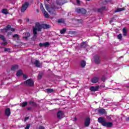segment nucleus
<instances>
[{"mask_svg":"<svg viewBox=\"0 0 129 129\" xmlns=\"http://www.w3.org/2000/svg\"><path fill=\"white\" fill-rule=\"evenodd\" d=\"M50 25L48 24H40V23L37 22L35 23V27H33V36L37 37V32H41L42 29H49Z\"/></svg>","mask_w":129,"mask_h":129,"instance_id":"obj_1","label":"nucleus"},{"mask_svg":"<svg viewBox=\"0 0 129 129\" xmlns=\"http://www.w3.org/2000/svg\"><path fill=\"white\" fill-rule=\"evenodd\" d=\"M45 9L48 11V12L50 14V15H53V16H56V13L55 10L59 9V8L56 7L54 4H52L50 7L48 4H45Z\"/></svg>","mask_w":129,"mask_h":129,"instance_id":"obj_2","label":"nucleus"},{"mask_svg":"<svg viewBox=\"0 0 129 129\" xmlns=\"http://www.w3.org/2000/svg\"><path fill=\"white\" fill-rule=\"evenodd\" d=\"M98 122L101 123L103 126H105L106 127H111L113 125L112 122L106 121V120L103 117H99L98 118Z\"/></svg>","mask_w":129,"mask_h":129,"instance_id":"obj_3","label":"nucleus"},{"mask_svg":"<svg viewBox=\"0 0 129 129\" xmlns=\"http://www.w3.org/2000/svg\"><path fill=\"white\" fill-rule=\"evenodd\" d=\"M24 84L25 86L32 87V86H34V81L31 79L27 80L24 82Z\"/></svg>","mask_w":129,"mask_h":129,"instance_id":"obj_4","label":"nucleus"},{"mask_svg":"<svg viewBox=\"0 0 129 129\" xmlns=\"http://www.w3.org/2000/svg\"><path fill=\"white\" fill-rule=\"evenodd\" d=\"M75 12L78 13V14H82L83 15H85L87 13V11L82 8H76Z\"/></svg>","mask_w":129,"mask_h":129,"instance_id":"obj_5","label":"nucleus"},{"mask_svg":"<svg viewBox=\"0 0 129 129\" xmlns=\"http://www.w3.org/2000/svg\"><path fill=\"white\" fill-rule=\"evenodd\" d=\"M30 6V4L28 2H25L24 4L22 5L21 7V13H25L26 11L27 10V9L29 8V6Z\"/></svg>","mask_w":129,"mask_h":129,"instance_id":"obj_6","label":"nucleus"},{"mask_svg":"<svg viewBox=\"0 0 129 129\" xmlns=\"http://www.w3.org/2000/svg\"><path fill=\"white\" fill-rule=\"evenodd\" d=\"M94 61L95 64H100V56L96 54L94 56Z\"/></svg>","mask_w":129,"mask_h":129,"instance_id":"obj_7","label":"nucleus"},{"mask_svg":"<svg viewBox=\"0 0 129 129\" xmlns=\"http://www.w3.org/2000/svg\"><path fill=\"white\" fill-rule=\"evenodd\" d=\"M0 39L3 41V42L1 43V45H3L4 46H7L8 45V41H7V39L5 38V36L1 35Z\"/></svg>","mask_w":129,"mask_h":129,"instance_id":"obj_8","label":"nucleus"},{"mask_svg":"<svg viewBox=\"0 0 129 129\" xmlns=\"http://www.w3.org/2000/svg\"><path fill=\"white\" fill-rule=\"evenodd\" d=\"M98 113H99V114H100L101 115H103L104 114H107V112L106 111V110H105V109L102 108L98 110Z\"/></svg>","mask_w":129,"mask_h":129,"instance_id":"obj_9","label":"nucleus"},{"mask_svg":"<svg viewBox=\"0 0 129 129\" xmlns=\"http://www.w3.org/2000/svg\"><path fill=\"white\" fill-rule=\"evenodd\" d=\"M67 3L66 0H56V4L57 6H63L64 4Z\"/></svg>","mask_w":129,"mask_h":129,"instance_id":"obj_10","label":"nucleus"},{"mask_svg":"<svg viewBox=\"0 0 129 129\" xmlns=\"http://www.w3.org/2000/svg\"><path fill=\"white\" fill-rule=\"evenodd\" d=\"M98 89H99V86L97 85L95 87L94 86H91L90 87V90L93 92H95V91H98Z\"/></svg>","mask_w":129,"mask_h":129,"instance_id":"obj_11","label":"nucleus"},{"mask_svg":"<svg viewBox=\"0 0 129 129\" xmlns=\"http://www.w3.org/2000/svg\"><path fill=\"white\" fill-rule=\"evenodd\" d=\"M90 117H87L85 120L84 125L85 126H89L90 124Z\"/></svg>","mask_w":129,"mask_h":129,"instance_id":"obj_12","label":"nucleus"},{"mask_svg":"<svg viewBox=\"0 0 129 129\" xmlns=\"http://www.w3.org/2000/svg\"><path fill=\"white\" fill-rule=\"evenodd\" d=\"M64 113L62 111H58L57 113V118L59 119L63 118Z\"/></svg>","mask_w":129,"mask_h":129,"instance_id":"obj_13","label":"nucleus"},{"mask_svg":"<svg viewBox=\"0 0 129 129\" xmlns=\"http://www.w3.org/2000/svg\"><path fill=\"white\" fill-rule=\"evenodd\" d=\"M5 114L7 116L11 115V109L10 108H7L5 109Z\"/></svg>","mask_w":129,"mask_h":129,"instance_id":"obj_14","label":"nucleus"},{"mask_svg":"<svg viewBox=\"0 0 129 129\" xmlns=\"http://www.w3.org/2000/svg\"><path fill=\"white\" fill-rule=\"evenodd\" d=\"M80 66L82 67V68H84L85 66H86V61L84 60H82L81 61L80 63Z\"/></svg>","mask_w":129,"mask_h":129,"instance_id":"obj_15","label":"nucleus"},{"mask_svg":"<svg viewBox=\"0 0 129 129\" xmlns=\"http://www.w3.org/2000/svg\"><path fill=\"white\" fill-rule=\"evenodd\" d=\"M43 75H44V73H43V72H40L37 76V79L38 80H40V79H42V77H43Z\"/></svg>","mask_w":129,"mask_h":129,"instance_id":"obj_16","label":"nucleus"},{"mask_svg":"<svg viewBox=\"0 0 129 129\" xmlns=\"http://www.w3.org/2000/svg\"><path fill=\"white\" fill-rule=\"evenodd\" d=\"M99 79L97 77H94L92 79V83H97L98 82Z\"/></svg>","mask_w":129,"mask_h":129,"instance_id":"obj_17","label":"nucleus"},{"mask_svg":"<svg viewBox=\"0 0 129 129\" xmlns=\"http://www.w3.org/2000/svg\"><path fill=\"white\" fill-rule=\"evenodd\" d=\"M105 7H102L101 8L98 9V13H101V14H102V13H103L104 10H105Z\"/></svg>","mask_w":129,"mask_h":129,"instance_id":"obj_18","label":"nucleus"},{"mask_svg":"<svg viewBox=\"0 0 129 129\" xmlns=\"http://www.w3.org/2000/svg\"><path fill=\"white\" fill-rule=\"evenodd\" d=\"M18 68H19V66L17 65H14L11 67V70L12 71H16V70L18 69Z\"/></svg>","mask_w":129,"mask_h":129,"instance_id":"obj_19","label":"nucleus"},{"mask_svg":"<svg viewBox=\"0 0 129 129\" xmlns=\"http://www.w3.org/2000/svg\"><path fill=\"white\" fill-rule=\"evenodd\" d=\"M11 25H8L6 27V28H4L3 31H5V32H8L9 30L11 29Z\"/></svg>","mask_w":129,"mask_h":129,"instance_id":"obj_20","label":"nucleus"},{"mask_svg":"<svg viewBox=\"0 0 129 129\" xmlns=\"http://www.w3.org/2000/svg\"><path fill=\"white\" fill-rule=\"evenodd\" d=\"M34 64L36 67H40L41 66V63L40 62H39V60H36L34 62Z\"/></svg>","mask_w":129,"mask_h":129,"instance_id":"obj_21","label":"nucleus"},{"mask_svg":"<svg viewBox=\"0 0 129 129\" xmlns=\"http://www.w3.org/2000/svg\"><path fill=\"white\" fill-rule=\"evenodd\" d=\"M21 75H23V71H22V70H20L17 72L16 76H21Z\"/></svg>","mask_w":129,"mask_h":129,"instance_id":"obj_22","label":"nucleus"},{"mask_svg":"<svg viewBox=\"0 0 129 129\" xmlns=\"http://www.w3.org/2000/svg\"><path fill=\"white\" fill-rule=\"evenodd\" d=\"M29 104H30V105H32V106H38L37 103L33 101H30L29 102Z\"/></svg>","mask_w":129,"mask_h":129,"instance_id":"obj_23","label":"nucleus"},{"mask_svg":"<svg viewBox=\"0 0 129 129\" xmlns=\"http://www.w3.org/2000/svg\"><path fill=\"white\" fill-rule=\"evenodd\" d=\"M66 31H67V29H66V28H64L60 30V33L62 34H65L66 33Z\"/></svg>","mask_w":129,"mask_h":129,"instance_id":"obj_24","label":"nucleus"},{"mask_svg":"<svg viewBox=\"0 0 129 129\" xmlns=\"http://www.w3.org/2000/svg\"><path fill=\"white\" fill-rule=\"evenodd\" d=\"M2 13L4 14L5 15H8L9 13H8V9H4L2 10Z\"/></svg>","mask_w":129,"mask_h":129,"instance_id":"obj_25","label":"nucleus"},{"mask_svg":"<svg viewBox=\"0 0 129 129\" xmlns=\"http://www.w3.org/2000/svg\"><path fill=\"white\" fill-rule=\"evenodd\" d=\"M122 34L124 36H126V35H127V33H126V28H123Z\"/></svg>","mask_w":129,"mask_h":129,"instance_id":"obj_26","label":"nucleus"},{"mask_svg":"<svg viewBox=\"0 0 129 129\" xmlns=\"http://www.w3.org/2000/svg\"><path fill=\"white\" fill-rule=\"evenodd\" d=\"M27 105H28V102H23L22 103V105H21V106H22V107H26Z\"/></svg>","mask_w":129,"mask_h":129,"instance_id":"obj_27","label":"nucleus"},{"mask_svg":"<svg viewBox=\"0 0 129 129\" xmlns=\"http://www.w3.org/2000/svg\"><path fill=\"white\" fill-rule=\"evenodd\" d=\"M30 33L29 32H26V33H25V36L23 38L24 39H28V38H29V37H30Z\"/></svg>","mask_w":129,"mask_h":129,"instance_id":"obj_28","label":"nucleus"},{"mask_svg":"<svg viewBox=\"0 0 129 129\" xmlns=\"http://www.w3.org/2000/svg\"><path fill=\"white\" fill-rule=\"evenodd\" d=\"M47 93H52V92H54V90L53 89H47Z\"/></svg>","mask_w":129,"mask_h":129,"instance_id":"obj_29","label":"nucleus"},{"mask_svg":"<svg viewBox=\"0 0 129 129\" xmlns=\"http://www.w3.org/2000/svg\"><path fill=\"white\" fill-rule=\"evenodd\" d=\"M44 13V17L46 18H49V14H48V13H47V12L46 11H43Z\"/></svg>","mask_w":129,"mask_h":129,"instance_id":"obj_30","label":"nucleus"},{"mask_svg":"<svg viewBox=\"0 0 129 129\" xmlns=\"http://www.w3.org/2000/svg\"><path fill=\"white\" fill-rule=\"evenodd\" d=\"M40 10L41 11H42V12H45V9H44V7H43V4H41L40 5Z\"/></svg>","mask_w":129,"mask_h":129,"instance_id":"obj_31","label":"nucleus"},{"mask_svg":"<svg viewBox=\"0 0 129 129\" xmlns=\"http://www.w3.org/2000/svg\"><path fill=\"white\" fill-rule=\"evenodd\" d=\"M117 38L119 40H122V35L121 34H119V35H117Z\"/></svg>","mask_w":129,"mask_h":129,"instance_id":"obj_32","label":"nucleus"},{"mask_svg":"<svg viewBox=\"0 0 129 129\" xmlns=\"http://www.w3.org/2000/svg\"><path fill=\"white\" fill-rule=\"evenodd\" d=\"M44 47H49V46H50V43L46 42L45 43H44Z\"/></svg>","mask_w":129,"mask_h":129,"instance_id":"obj_33","label":"nucleus"},{"mask_svg":"<svg viewBox=\"0 0 129 129\" xmlns=\"http://www.w3.org/2000/svg\"><path fill=\"white\" fill-rule=\"evenodd\" d=\"M106 80V77H105V76H103L101 78V81L103 82H105Z\"/></svg>","mask_w":129,"mask_h":129,"instance_id":"obj_34","label":"nucleus"},{"mask_svg":"<svg viewBox=\"0 0 129 129\" xmlns=\"http://www.w3.org/2000/svg\"><path fill=\"white\" fill-rule=\"evenodd\" d=\"M58 24H63L64 23V20H63V19H58Z\"/></svg>","mask_w":129,"mask_h":129,"instance_id":"obj_35","label":"nucleus"},{"mask_svg":"<svg viewBox=\"0 0 129 129\" xmlns=\"http://www.w3.org/2000/svg\"><path fill=\"white\" fill-rule=\"evenodd\" d=\"M13 38H17V39H20V36L18 34H14L13 35Z\"/></svg>","mask_w":129,"mask_h":129,"instance_id":"obj_36","label":"nucleus"},{"mask_svg":"<svg viewBox=\"0 0 129 129\" xmlns=\"http://www.w3.org/2000/svg\"><path fill=\"white\" fill-rule=\"evenodd\" d=\"M10 51H11V49L10 48H7L6 47H4L5 52H10Z\"/></svg>","mask_w":129,"mask_h":129,"instance_id":"obj_37","label":"nucleus"},{"mask_svg":"<svg viewBox=\"0 0 129 129\" xmlns=\"http://www.w3.org/2000/svg\"><path fill=\"white\" fill-rule=\"evenodd\" d=\"M118 12H121V8H117L116 11H115V13H118Z\"/></svg>","mask_w":129,"mask_h":129,"instance_id":"obj_38","label":"nucleus"},{"mask_svg":"<svg viewBox=\"0 0 129 129\" xmlns=\"http://www.w3.org/2000/svg\"><path fill=\"white\" fill-rule=\"evenodd\" d=\"M85 44H86V42H84V41L82 42L81 44V47L82 48H83V46H84V45H85Z\"/></svg>","mask_w":129,"mask_h":129,"instance_id":"obj_39","label":"nucleus"},{"mask_svg":"<svg viewBox=\"0 0 129 129\" xmlns=\"http://www.w3.org/2000/svg\"><path fill=\"white\" fill-rule=\"evenodd\" d=\"M30 126H31V124H27L25 129H29L30 128Z\"/></svg>","mask_w":129,"mask_h":129,"instance_id":"obj_40","label":"nucleus"},{"mask_svg":"<svg viewBox=\"0 0 129 129\" xmlns=\"http://www.w3.org/2000/svg\"><path fill=\"white\" fill-rule=\"evenodd\" d=\"M70 34L71 35H75V34H76V31H70Z\"/></svg>","mask_w":129,"mask_h":129,"instance_id":"obj_41","label":"nucleus"},{"mask_svg":"<svg viewBox=\"0 0 129 129\" xmlns=\"http://www.w3.org/2000/svg\"><path fill=\"white\" fill-rule=\"evenodd\" d=\"M23 78L24 79H27V78H28V76H27L26 75L23 74Z\"/></svg>","mask_w":129,"mask_h":129,"instance_id":"obj_42","label":"nucleus"},{"mask_svg":"<svg viewBox=\"0 0 129 129\" xmlns=\"http://www.w3.org/2000/svg\"><path fill=\"white\" fill-rule=\"evenodd\" d=\"M39 129H45V127H44V126L40 125L39 127Z\"/></svg>","mask_w":129,"mask_h":129,"instance_id":"obj_43","label":"nucleus"},{"mask_svg":"<svg viewBox=\"0 0 129 129\" xmlns=\"http://www.w3.org/2000/svg\"><path fill=\"white\" fill-rule=\"evenodd\" d=\"M11 35H12V32H9L7 33V36H11Z\"/></svg>","mask_w":129,"mask_h":129,"instance_id":"obj_44","label":"nucleus"},{"mask_svg":"<svg viewBox=\"0 0 129 129\" xmlns=\"http://www.w3.org/2000/svg\"><path fill=\"white\" fill-rule=\"evenodd\" d=\"M11 29V31L12 32H15V31H16V30L15 29V28H10Z\"/></svg>","mask_w":129,"mask_h":129,"instance_id":"obj_45","label":"nucleus"},{"mask_svg":"<svg viewBox=\"0 0 129 129\" xmlns=\"http://www.w3.org/2000/svg\"><path fill=\"white\" fill-rule=\"evenodd\" d=\"M44 46V43H39V46L40 47H43Z\"/></svg>","mask_w":129,"mask_h":129,"instance_id":"obj_46","label":"nucleus"},{"mask_svg":"<svg viewBox=\"0 0 129 129\" xmlns=\"http://www.w3.org/2000/svg\"><path fill=\"white\" fill-rule=\"evenodd\" d=\"M31 109H32V107H27V110H31Z\"/></svg>","mask_w":129,"mask_h":129,"instance_id":"obj_47","label":"nucleus"},{"mask_svg":"<svg viewBox=\"0 0 129 129\" xmlns=\"http://www.w3.org/2000/svg\"><path fill=\"white\" fill-rule=\"evenodd\" d=\"M124 10H125V8H121V12H122V11H124Z\"/></svg>","mask_w":129,"mask_h":129,"instance_id":"obj_48","label":"nucleus"},{"mask_svg":"<svg viewBox=\"0 0 129 129\" xmlns=\"http://www.w3.org/2000/svg\"><path fill=\"white\" fill-rule=\"evenodd\" d=\"M105 3H109L110 2V0H105Z\"/></svg>","mask_w":129,"mask_h":129,"instance_id":"obj_49","label":"nucleus"},{"mask_svg":"<svg viewBox=\"0 0 129 129\" xmlns=\"http://www.w3.org/2000/svg\"><path fill=\"white\" fill-rule=\"evenodd\" d=\"M28 119H29V117H25V120H28Z\"/></svg>","mask_w":129,"mask_h":129,"instance_id":"obj_50","label":"nucleus"},{"mask_svg":"<svg viewBox=\"0 0 129 129\" xmlns=\"http://www.w3.org/2000/svg\"><path fill=\"white\" fill-rule=\"evenodd\" d=\"M77 4H80V1L79 0H77Z\"/></svg>","mask_w":129,"mask_h":129,"instance_id":"obj_51","label":"nucleus"},{"mask_svg":"<svg viewBox=\"0 0 129 129\" xmlns=\"http://www.w3.org/2000/svg\"><path fill=\"white\" fill-rule=\"evenodd\" d=\"M26 21H27V22H30V19H27L26 20Z\"/></svg>","mask_w":129,"mask_h":129,"instance_id":"obj_52","label":"nucleus"},{"mask_svg":"<svg viewBox=\"0 0 129 129\" xmlns=\"http://www.w3.org/2000/svg\"><path fill=\"white\" fill-rule=\"evenodd\" d=\"M74 119H75V120H77V118L76 117H75V118H74Z\"/></svg>","mask_w":129,"mask_h":129,"instance_id":"obj_53","label":"nucleus"},{"mask_svg":"<svg viewBox=\"0 0 129 129\" xmlns=\"http://www.w3.org/2000/svg\"><path fill=\"white\" fill-rule=\"evenodd\" d=\"M111 23H112V21H110V24H111Z\"/></svg>","mask_w":129,"mask_h":129,"instance_id":"obj_54","label":"nucleus"},{"mask_svg":"<svg viewBox=\"0 0 129 129\" xmlns=\"http://www.w3.org/2000/svg\"><path fill=\"white\" fill-rule=\"evenodd\" d=\"M37 13H39V10H37Z\"/></svg>","mask_w":129,"mask_h":129,"instance_id":"obj_55","label":"nucleus"},{"mask_svg":"<svg viewBox=\"0 0 129 129\" xmlns=\"http://www.w3.org/2000/svg\"><path fill=\"white\" fill-rule=\"evenodd\" d=\"M86 1H88V2H89L90 0H86Z\"/></svg>","mask_w":129,"mask_h":129,"instance_id":"obj_56","label":"nucleus"},{"mask_svg":"<svg viewBox=\"0 0 129 129\" xmlns=\"http://www.w3.org/2000/svg\"><path fill=\"white\" fill-rule=\"evenodd\" d=\"M47 1H50V0H47Z\"/></svg>","mask_w":129,"mask_h":129,"instance_id":"obj_57","label":"nucleus"}]
</instances>
